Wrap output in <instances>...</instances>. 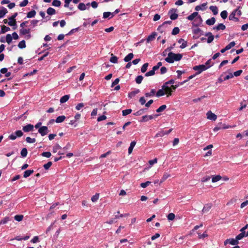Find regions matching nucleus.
Masks as SVG:
<instances>
[{
    "label": "nucleus",
    "instance_id": "50",
    "mask_svg": "<svg viewBox=\"0 0 248 248\" xmlns=\"http://www.w3.org/2000/svg\"><path fill=\"white\" fill-rule=\"evenodd\" d=\"M9 221V217H5L3 219L1 220L0 221V226L1 224H5L8 222V221Z\"/></svg>",
    "mask_w": 248,
    "mask_h": 248
},
{
    "label": "nucleus",
    "instance_id": "43",
    "mask_svg": "<svg viewBox=\"0 0 248 248\" xmlns=\"http://www.w3.org/2000/svg\"><path fill=\"white\" fill-rule=\"evenodd\" d=\"M28 154L27 149L26 148H24L21 151V155L23 157H25L27 156Z\"/></svg>",
    "mask_w": 248,
    "mask_h": 248
},
{
    "label": "nucleus",
    "instance_id": "30",
    "mask_svg": "<svg viewBox=\"0 0 248 248\" xmlns=\"http://www.w3.org/2000/svg\"><path fill=\"white\" fill-rule=\"evenodd\" d=\"M109 61L113 63H116L118 62V58L116 56H114L113 54H111Z\"/></svg>",
    "mask_w": 248,
    "mask_h": 248
},
{
    "label": "nucleus",
    "instance_id": "37",
    "mask_svg": "<svg viewBox=\"0 0 248 248\" xmlns=\"http://www.w3.org/2000/svg\"><path fill=\"white\" fill-rule=\"evenodd\" d=\"M139 93L140 90L136 89L135 91H132L129 93V97L132 98V97L134 96L136 94H138Z\"/></svg>",
    "mask_w": 248,
    "mask_h": 248
},
{
    "label": "nucleus",
    "instance_id": "51",
    "mask_svg": "<svg viewBox=\"0 0 248 248\" xmlns=\"http://www.w3.org/2000/svg\"><path fill=\"white\" fill-rule=\"evenodd\" d=\"M228 16V13L226 11L224 10L221 12L220 16L223 19H225L227 18Z\"/></svg>",
    "mask_w": 248,
    "mask_h": 248
},
{
    "label": "nucleus",
    "instance_id": "19",
    "mask_svg": "<svg viewBox=\"0 0 248 248\" xmlns=\"http://www.w3.org/2000/svg\"><path fill=\"white\" fill-rule=\"evenodd\" d=\"M178 43L181 44L180 48H184L187 46V42L184 40V39L181 38L178 40Z\"/></svg>",
    "mask_w": 248,
    "mask_h": 248
},
{
    "label": "nucleus",
    "instance_id": "4",
    "mask_svg": "<svg viewBox=\"0 0 248 248\" xmlns=\"http://www.w3.org/2000/svg\"><path fill=\"white\" fill-rule=\"evenodd\" d=\"M23 133L21 130L16 131L15 133H12L9 136V139L11 140H15L17 137L22 136Z\"/></svg>",
    "mask_w": 248,
    "mask_h": 248
},
{
    "label": "nucleus",
    "instance_id": "59",
    "mask_svg": "<svg viewBox=\"0 0 248 248\" xmlns=\"http://www.w3.org/2000/svg\"><path fill=\"white\" fill-rule=\"evenodd\" d=\"M157 162V158H155L153 160H150L149 161V164L150 165V168H151L154 164L156 163Z\"/></svg>",
    "mask_w": 248,
    "mask_h": 248
},
{
    "label": "nucleus",
    "instance_id": "11",
    "mask_svg": "<svg viewBox=\"0 0 248 248\" xmlns=\"http://www.w3.org/2000/svg\"><path fill=\"white\" fill-rule=\"evenodd\" d=\"M33 125L31 124H28L27 125H25L23 127V130L25 132H28L30 131H32L33 129Z\"/></svg>",
    "mask_w": 248,
    "mask_h": 248
},
{
    "label": "nucleus",
    "instance_id": "53",
    "mask_svg": "<svg viewBox=\"0 0 248 248\" xmlns=\"http://www.w3.org/2000/svg\"><path fill=\"white\" fill-rule=\"evenodd\" d=\"M62 148L58 144H56L53 148V152L56 153L59 150Z\"/></svg>",
    "mask_w": 248,
    "mask_h": 248
},
{
    "label": "nucleus",
    "instance_id": "45",
    "mask_svg": "<svg viewBox=\"0 0 248 248\" xmlns=\"http://www.w3.org/2000/svg\"><path fill=\"white\" fill-rule=\"evenodd\" d=\"M14 218L17 221H21L22 220L23 218V216L22 215H16L14 217Z\"/></svg>",
    "mask_w": 248,
    "mask_h": 248
},
{
    "label": "nucleus",
    "instance_id": "18",
    "mask_svg": "<svg viewBox=\"0 0 248 248\" xmlns=\"http://www.w3.org/2000/svg\"><path fill=\"white\" fill-rule=\"evenodd\" d=\"M165 94H166L165 92L164 89H163V87H162L161 89H159L157 91L155 94V96L157 97H159L164 95Z\"/></svg>",
    "mask_w": 248,
    "mask_h": 248
},
{
    "label": "nucleus",
    "instance_id": "20",
    "mask_svg": "<svg viewBox=\"0 0 248 248\" xmlns=\"http://www.w3.org/2000/svg\"><path fill=\"white\" fill-rule=\"evenodd\" d=\"M216 22V19L215 17H211V18L208 19L206 21V23L207 25L211 26L215 24Z\"/></svg>",
    "mask_w": 248,
    "mask_h": 248
},
{
    "label": "nucleus",
    "instance_id": "46",
    "mask_svg": "<svg viewBox=\"0 0 248 248\" xmlns=\"http://www.w3.org/2000/svg\"><path fill=\"white\" fill-rule=\"evenodd\" d=\"M143 77L142 76H138L136 78L135 81L137 83L140 84L141 83L142 80H143Z\"/></svg>",
    "mask_w": 248,
    "mask_h": 248
},
{
    "label": "nucleus",
    "instance_id": "6",
    "mask_svg": "<svg viewBox=\"0 0 248 248\" xmlns=\"http://www.w3.org/2000/svg\"><path fill=\"white\" fill-rule=\"evenodd\" d=\"M38 132L41 134L42 136L46 135L48 132L47 127L46 126H41L38 129Z\"/></svg>",
    "mask_w": 248,
    "mask_h": 248
},
{
    "label": "nucleus",
    "instance_id": "32",
    "mask_svg": "<svg viewBox=\"0 0 248 248\" xmlns=\"http://www.w3.org/2000/svg\"><path fill=\"white\" fill-rule=\"evenodd\" d=\"M7 13V9L4 7H2V9L0 10V18L3 17Z\"/></svg>",
    "mask_w": 248,
    "mask_h": 248
},
{
    "label": "nucleus",
    "instance_id": "34",
    "mask_svg": "<svg viewBox=\"0 0 248 248\" xmlns=\"http://www.w3.org/2000/svg\"><path fill=\"white\" fill-rule=\"evenodd\" d=\"M221 179V177L219 175L213 176L212 179V182L213 183H215L219 181Z\"/></svg>",
    "mask_w": 248,
    "mask_h": 248
},
{
    "label": "nucleus",
    "instance_id": "41",
    "mask_svg": "<svg viewBox=\"0 0 248 248\" xmlns=\"http://www.w3.org/2000/svg\"><path fill=\"white\" fill-rule=\"evenodd\" d=\"M155 71H156V70H154V67H153L152 70H150V71L147 72L145 74V76L149 77V76H152L154 75L155 74Z\"/></svg>",
    "mask_w": 248,
    "mask_h": 248
},
{
    "label": "nucleus",
    "instance_id": "16",
    "mask_svg": "<svg viewBox=\"0 0 248 248\" xmlns=\"http://www.w3.org/2000/svg\"><path fill=\"white\" fill-rule=\"evenodd\" d=\"M157 36V33L155 32H153L151 35H150L147 38V42L149 43L153 41L155 37Z\"/></svg>",
    "mask_w": 248,
    "mask_h": 248
},
{
    "label": "nucleus",
    "instance_id": "58",
    "mask_svg": "<svg viewBox=\"0 0 248 248\" xmlns=\"http://www.w3.org/2000/svg\"><path fill=\"white\" fill-rule=\"evenodd\" d=\"M235 45V43L234 41L231 42L230 44L227 45L226 47L228 50H229L232 47H233Z\"/></svg>",
    "mask_w": 248,
    "mask_h": 248
},
{
    "label": "nucleus",
    "instance_id": "54",
    "mask_svg": "<svg viewBox=\"0 0 248 248\" xmlns=\"http://www.w3.org/2000/svg\"><path fill=\"white\" fill-rule=\"evenodd\" d=\"M164 135H165V131H159L158 133H157L156 134V135H155V137L158 138V137H163Z\"/></svg>",
    "mask_w": 248,
    "mask_h": 248
},
{
    "label": "nucleus",
    "instance_id": "63",
    "mask_svg": "<svg viewBox=\"0 0 248 248\" xmlns=\"http://www.w3.org/2000/svg\"><path fill=\"white\" fill-rule=\"evenodd\" d=\"M151 182L150 181H147L145 183H142L141 184H140V186L142 188H146V187H147L150 184H151Z\"/></svg>",
    "mask_w": 248,
    "mask_h": 248
},
{
    "label": "nucleus",
    "instance_id": "28",
    "mask_svg": "<svg viewBox=\"0 0 248 248\" xmlns=\"http://www.w3.org/2000/svg\"><path fill=\"white\" fill-rule=\"evenodd\" d=\"M46 13L49 15H53L56 14V10L51 7L48 8L46 10Z\"/></svg>",
    "mask_w": 248,
    "mask_h": 248
},
{
    "label": "nucleus",
    "instance_id": "33",
    "mask_svg": "<svg viewBox=\"0 0 248 248\" xmlns=\"http://www.w3.org/2000/svg\"><path fill=\"white\" fill-rule=\"evenodd\" d=\"M155 89H152L150 93H146L145 95L146 97L153 96L155 95Z\"/></svg>",
    "mask_w": 248,
    "mask_h": 248
},
{
    "label": "nucleus",
    "instance_id": "64",
    "mask_svg": "<svg viewBox=\"0 0 248 248\" xmlns=\"http://www.w3.org/2000/svg\"><path fill=\"white\" fill-rule=\"evenodd\" d=\"M52 162L51 161H49L46 164L44 165V168L45 170H48L52 165Z\"/></svg>",
    "mask_w": 248,
    "mask_h": 248
},
{
    "label": "nucleus",
    "instance_id": "31",
    "mask_svg": "<svg viewBox=\"0 0 248 248\" xmlns=\"http://www.w3.org/2000/svg\"><path fill=\"white\" fill-rule=\"evenodd\" d=\"M210 9L213 13L214 15H216L218 13V9L216 6H211L210 7Z\"/></svg>",
    "mask_w": 248,
    "mask_h": 248
},
{
    "label": "nucleus",
    "instance_id": "48",
    "mask_svg": "<svg viewBox=\"0 0 248 248\" xmlns=\"http://www.w3.org/2000/svg\"><path fill=\"white\" fill-rule=\"evenodd\" d=\"M26 140L28 143H34L36 141L35 139L31 138L29 137H28L26 138Z\"/></svg>",
    "mask_w": 248,
    "mask_h": 248
},
{
    "label": "nucleus",
    "instance_id": "40",
    "mask_svg": "<svg viewBox=\"0 0 248 248\" xmlns=\"http://www.w3.org/2000/svg\"><path fill=\"white\" fill-rule=\"evenodd\" d=\"M193 32L194 34H199L200 35L203 34V32L202 31V30L198 28L193 30Z\"/></svg>",
    "mask_w": 248,
    "mask_h": 248
},
{
    "label": "nucleus",
    "instance_id": "29",
    "mask_svg": "<svg viewBox=\"0 0 248 248\" xmlns=\"http://www.w3.org/2000/svg\"><path fill=\"white\" fill-rule=\"evenodd\" d=\"M244 237H246V232H241V233L237 235L235 238L238 241L239 240L243 238Z\"/></svg>",
    "mask_w": 248,
    "mask_h": 248
},
{
    "label": "nucleus",
    "instance_id": "44",
    "mask_svg": "<svg viewBox=\"0 0 248 248\" xmlns=\"http://www.w3.org/2000/svg\"><path fill=\"white\" fill-rule=\"evenodd\" d=\"M18 46L20 48H24L26 47V43L24 40L20 41L18 45Z\"/></svg>",
    "mask_w": 248,
    "mask_h": 248
},
{
    "label": "nucleus",
    "instance_id": "38",
    "mask_svg": "<svg viewBox=\"0 0 248 248\" xmlns=\"http://www.w3.org/2000/svg\"><path fill=\"white\" fill-rule=\"evenodd\" d=\"M236 16L235 13L233 11L229 16V18L230 20H235L236 21L238 20V18H236L235 16Z\"/></svg>",
    "mask_w": 248,
    "mask_h": 248
},
{
    "label": "nucleus",
    "instance_id": "26",
    "mask_svg": "<svg viewBox=\"0 0 248 248\" xmlns=\"http://www.w3.org/2000/svg\"><path fill=\"white\" fill-rule=\"evenodd\" d=\"M33 172V170H28L24 171V177L27 178L30 176L31 174Z\"/></svg>",
    "mask_w": 248,
    "mask_h": 248
},
{
    "label": "nucleus",
    "instance_id": "22",
    "mask_svg": "<svg viewBox=\"0 0 248 248\" xmlns=\"http://www.w3.org/2000/svg\"><path fill=\"white\" fill-rule=\"evenodd\" d=\"M170 176V175L169 173L165 172L163 174V175L162 177L161 178V179L160 180V183H163V182H164L167 179H168Z\"/></svg>",
    "mask_w": 248,
    "mask_h": 248
},
{
    "label": "nucleus",
    "instance_id": "21",
    "mask_svg": "<svg viewBox=\"0 0 248 248\" xmlns=\"http://www.w3.org/2000/svg\"><path fill=\"white\" fill-rule=\"evenodd\" d=\"M197 16H198V13L197 12H195L188 16L187 17V19L189 20L192 21Z\"/></svg>",
    "mask_w": 248,
    "mask_h": 248
},
{
    "label": "nucleus",
    "instance_id": "8",
    "mask_svg": "<svg viewBox=\"0 0 248 248\" xmlns=\"http://www.w3.org/2000/svg\"><path fill=\"white\" fill-rule=\"evenodd\" d=\"M158 115H144L142 117L141 119L140 120L141 122H147L150 120H152L155 118V117L157 116Z\"/></svg>",
    "mask_w": 248,
    "mask_h": 248
},
{
    "label": "nucleus",
    "instance_id": "2",
    "mask_svg": "<svg viewBox=\"0 0 248 248\" xmlns=\"http://www.w3.org/2000/svg\"><path fill=\"white\" fill-rule=\"evenodd\" d=\"M162 86L167 97L171 95L172 92L178 87V85L170 86L169 85H166L165 83Z\"/></svg>",
    "mask_w": 248,
    "mask_h": 248
},
{
    "label": "nucleus",
    "instance_id": "14",
    "mask_svg": "<svg viewBox=\"0 0 248 248\" xmlns=\"http://www.w3.org/2000/svg\"><path fill=\"white\" fill-rule=\"evenodd\" d=\"M120 80H119V78H117L115 79V80L111 84V87H113L114 86H115V85H117L115 88H114V90H116V91H118L119 90H120V85H117L119 82Z\"/></svg>",
    "mask_w": 248,
    "mask_h": 248
},
{
    "label": "nucleus",
    "instance_id": "9",
    "mask_svg": "<svg viewBox=\"0 0 248 248\" xmlns=\"http://www.w3.org/2000/svg\"><path fill=\"white\" fill-rule=\"evenodd\" d=\"M238 241L235 238V239L233 238H231V239H227L224 242V245H226L228 243L232 245H237L238 244Z\"/></svg>",
    "mask_w": 248,
    "mask_h": 248
},
{
    "label": "nucleus",
    "instance_id": "15",
    "mask_svg": "<svg viewBox=\"0 0 248 248\" xmlns=\"http://www.w3.org/2000/svg\"><path fill=\"white\" fill-rule=\"evenodd\" d=\"M212 206V203L206 204L204 206V207H203V208L202 209V212L203 213L208 212L210 210V209L211 208Z\"/></svg>",
    "mask_w": 248,
    "mask_h": 248
},
{
    "label": "nucleus",
    "instance_id": "3",
    "mask_svg": "<svg viewBox=\"0 0 248 248\" xmlns=\"http://www.w3.org/2000/svg\"><path fill=\"white\" fill-rule=\"evenodd\" d=\"M193 69L196 71V75H199L202 72L208 69V67L203 64H200L194 66Z\"/></svg>",
    "mask_w": 248,
    "mask_h": 248
},
{
    "label": "nucleus",
    "instance_id": "10",
    "mask_svg": "<svg viewBox=\"0 0 248 248\" xmlns=\"http://www.w3.org/2000/svg\"><path fill=\"white\" fill-rule=\"evenodd\" d=\"M207 118L210 120L216 121L217 119V116L216 114L212 113L211 111H208L206 113Z\"/></svg>",
    "mask_w": 248,
    "mask_h": 248
},
{
    "label": "nucleus",
    "instance_id": "52",
    "mask_svg": "<svg viewBox=\"0 0 248 248\" xmlns=\"http://www.w3.org/2000/svg\"><path fill=\"white\" fill-rule=\"evenodd\" d=\"M61 4V2L59 0H54L52 2V5L54 6L59 7Z\"/></svg>",
    "mask_w": 248,
    "mask_h": 248
},
{
    "label": "nucleus",
    "instance_id": "56",
    "mask_svg": "<svg viewBox=\"0 0 248 248\" xmlns=\"http://www.w3.org/2000/svg\"><path fill=\"white\" fill-rule=\"evenodd\" d=\"M144 109H140V110L137 111L135 113H133V115L135 116H139L142 115L144 112Z\"/></svg>",
    "mask_w": 248,
    "mask_h": 248
},
{
    "label": "nucleus",
    "instance_id": "12",
    "mask_svg": "<svg viewBox=\"0 0 248 248\" xmlns=\"http://www.w3.org/2000/svg\"><path fill=\"white\" fill-rule=\"evenodd\" d=\"M207 2L203 3L201 5H197L195 7V9L196 11H204L206 9Z\"/></svg>",
    "mask_w": 248,
    "mask_h": 248
},
{
    "label": "nucleus",
    "instance_id": "23",
    "mask_svg": "<svg viewBox=\"0 0 248 248\" xmlns=\"http://www.w3.org/2000/svg\"><path fill=\"white\" fill-rule=\"evenodd\" d=\"M136 144V142L135 141H133L131 142L130 146L128 148V154H130L132 152L133 149L134 147H135V145Z\"/></svg>",
    "mask_w": 248,
    "mask_h": 248
},
{
    "label": "nucleus",
    "instance_id": "25",
    "mask_svg": "<svg viewBox=\"0 0 248 248\" xmlns=\"http://www.w3.org/2000/svg\"><path fill=\"white\" fill-rule=\"evenodd\" d=\"M69 97H70L69 95H65L63 96L60 99V103L61 104H63V103L66 102L69 99Z\"/></svg>",
    "mask_w": 248,
    "mask_h": 248
},
{
    "label": "nucleus",
    "instance_id": "17",
    "mask_svg": "<svg viewBox=\"0 0 248 248\" xmlns=\"http://www.w3.org/2000/svg\"><path fill=\"white\" fill-rule=\"evenodd\" d=\"M226 28L225 26L222 24L220 23L218 24L217 26H216L213 27V29L217 31H219V30H224Z\"/></svg>",
    "mask_w": 248,
    "mask_h": 248
},
{
    "label": "nucleus",
    "instance_id": "1",
    "mask_svg": "<svg viewBox=\"0 0 248 248\" xmlns=\"http://www.w3.org/2000/svg\"><path fill=\"white\" fill-rule=\"evenodd\" d=\"M182 55L181 54H175L173 52H169L167 57L165 59L166 62L168 63H172L175 61H179L182 58Z\"/></svg>",
    "mask_w": 248,
    "mask_h": 248
},
{
    "label": "nucleus",
    "instance_id": "47",
    "mask_svg": "<svg viewBox=\"0 0 248 248\" xmlns=\"http://www.w3.org/2000/svg\"><path fill=\"white\" fill-rule=\"evenodd\" d=\"M78 8L80 10H85L86 9V6L83 3H80L78 5Z\"/></svg>",
    "mask_w": 248,
    "mask_h": 248
},
{
    "label": "nucleus",
    "instance_id": "49",
    "mask_svg": "<svg viewBox=\"0 0 248 248\" xmlns=\"http://www.w3.org/2000/svg\"><path fill=\"white\" fill-rule=\"evenodd\" d=\"M132 112L131 109H127L125 110H123L122 111V113L123 116H126L128 114H129Z\"/></svg>",
    "mask_w": 248,
    "mask_h": 248
},
{
    "label": "nucleus",
    "instance_id": "5",
    "mask_svg": "<svg viewBox=\"0 0 248 248\" xmlns=\"http://www.w3.org/2000/svg\"><path fill=\"white\" fill-rule=\"evenodd\" d=\"M176 12V9H172L169 11V14H170V18L171 20H175L178 18V15Z\"/></svg>",
    "mask_w": 248,
    "mask_h": 248
},
{
    "label": "nucleus",
    "instance_id": "39",
    "mask_svg": "<svg viewBox=\"0 0 248 248\" xmlns=\"http://www.w3.org/2000/svg\"><path fill=\"white\" fill-rule=\"evenodd\" d=\"M5 41L8 43L10 44L12 41V37L10 34H7L6 36Z\"/></svg>",
    "mask_w": 248,
    "mask_h": 248
},
{
    "label": "nucleus",
    "instance_id": "13",
    "mask_svg": "<svg viewBox=\"0 0 248 248\" xmlns=\"http://www.w3.org/2000/svg\"><path fill=\"white\" fill-rule=\"evenodd\" d=\"M204 35L205 36L208 37V39H207V41L208 43H209V44L211 43L213 41V40L214 39V36L211 32H206Z\"/></svg>",
    "mask_w": 248,
    "mask_h": 248
},
{
    "label": "nucleus",
    "instance_id": "61",
    "mask_svg": "<svg viewBox=\"0 0 248 248\" xmlns=\"http://www.w3.org/2000/svg\"><path fill=\"white\" fill-rule=\"evenodd\" d=\"M43 156L49 158L51 156V154L50 152H45L42 153L41 155Z\"/></svg>",
    "mask_w": 248,
    "mask_h": 248
},
{
    "label": "nucleus",
    "instance_id": "24",
    "mask_svg": "<svg viewBox=\"0 0 248 248\" xmlns=\"http://www.w3.org/2000/svg\"><path fill=\"white\" fill-rule=\"evenodd\" d=\"M65 118L66 117L64 115L60 116L56 118V119L55 120V122L57 123H61L63 122Z\"/></svg>",
    "mask_w": 248,
    "mask_h": 248
},
{
    "label": "nucleus",
    "instance_id": "35",
    "mask_svg": "<svg viewBox=\"0 0 248 248\" xmlns=\"http://www.w3.org/2000/svg\"><path fill=\"white\" fill-rule=\"evenodd\" d=\"M36 15V12L35 10H32L27 14V17L28 18L33 17Z\"/></svg>",
    "mask_w": 248,
    "mask_h": 248
},
{
    "label": "nucleus",
    "instance_id": "42",
    "mask_svg": "<svg viewBox=\"0 0 248 248\" xmlns=\"http://www.w3.org/2000/svg\"><path fill=\"white\" fill-rule=\"evenodd\" d=\"M148 65H149V64L148 63H144L142 66L141 67V72L142 73H145L147 69V68L148 67Z\"/></svg>",
    "mask_w": 248,
    "mask_h": 248
},
{
    "label": "nucleus",
    "instance_id": "57",
    "mask_svg": "<svg viewBox=\"0 0 248 248\" xmlns=\"http://www.w3.org/2000/svg\"><path fill=\"white\" fill-rule=\"evenodd\" d=\"M175 218V215L172 213H170L167 216V218L169 220H173Z\"/></svg>",
    "mask_w": 248,
    "mask_h": 248
},
{
    "label": "nucleus",
    "instance_id": "55",
    "mask_svg": "<svg viewBox=\"0 0 248 248\" xmlns=\"http://www.w3.org/2000/svg\"><path fill=\"white\" fill-rule=\"evenodd\" d=\"M166 107H167L165 105H163L161 106L160 107H159L156 109V112H161L163 111L165 109H166Z\"/></svg>",
    "mask_w": 248,
    "mask_h": 248
},
{
    "label": "nucleus",
    "instance_id": "62",
    "mask_svg": "<svg viewBox=\"0 0 248 248\" xmlns=\"http://www.w3.org/2000/svg\"><path fill=\"white\" fill-rule=\"evenodd\" d=\"M179 31H180V30H179V28L175 27L173 29L171 33L173 35H176L179 33Z\"/></svg>",
    "mask_w": 248,
    "mask_h": 248
},
{
    "label": "nucleus",
    "instance_id": "36",
    "mask_svg": "<svg viewBox=\"0 0 248 248\" xmlns=\"http://www.w3.org/2000/svg\"><path fill=\"white\" fill-rule=\"evenodd\" d=\"M10 28L8 27H7L5 25L1 26V33H4L6 32L10 31Z\"/></svg>",
    "mask_w": 248,
    "mask_h": 248
},
{
    "label": "nucleus",
    "instance_id": "7",
    "mask_svg": "<svg viewBox=\"0 0 248 248\" xmlns=\"http://www.w3.org/2000/svg\"><path fill=\"white\" fill-rule=\"evenodd\" d=\"M20 34L21 35H27L26 37L28 39L31 38L30 29L22 28L20 30Z\"/></svg>",
    "mask_w": 248,
    "mask_h": 248
},
{
    "label": "nucleus",
    "instance_id": "27",
    "mask_svg": "<svg viewBox=\"0 0 248 248\" xmlns=\"http://www.w3.org/2000/svg\"><path fill=\"white\" fill-rule=\"evenodd\" d=\"M133 56L134 55L133 53H129L127 56L125 57V58H124V61L125 62H128L132 60V59L133 58Z\"/></svg>",
    "mask_w": 248,
    "mask_h": 248
},
{
    "label": "nucleus",
    "instance_id": "60",
    "mask_svg": "<svg viewBox=\"0 0 248 248\" xmlns=\"http://www.w3.org/2000/svg\"><path fill=\"white\" fill-rule=\"evenodd\" d=\"M99 199V194H96L92 197L91 200L93 202H96Z\"/></svg>",
    "mask_w": 248,
    "mask_h": 248
}]
</instances>
